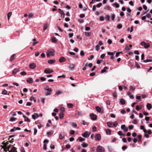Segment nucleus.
I'll return each instance as SVG.
<instances>
[{"mask_svg":"<svg viewBox=\"0 0 152 152\" xmlns=\"http://www.w3.org/2000/svg\"><path fill=\"white\" fill-rule=\"evenodd\" d=\"M96 151L97 152H104L105 149L103 147L99 145L97 147Z\"/></svg>","mask_w":152,"mask_h":152,"instance_id":"obj_1","label":"nucleus"},{"mask_svg":"<svg viewBox=\"0 0 152 152\" xmlns=\"http://www.w3.org/2000/svg\"><path fill=\"white\" fill-rule=\"evenodd\" d=\"M140 45L142 46H144L145 49L148 48L150 46V45L149 43H146L144 41H142L140 43Z\"/></svg>","mask_w":152,"mask_h":152,"instance_id":"obj_2","label":"nucleus"},{"mask_svg":"<svg viewBox=\"0 0 152 152\" xmlns=\"http://www.w3.org/2000/svg\"><path fill=\"white\" fill-rule=\"evenodd\" d=\"M95 140L97 141L100 140L101 138V136L100 134H96L94 137Z\"/></svg>","mask_w":152,"mask_h":152,"instance_id":"obj_3","label":"nucleus"},{"mask_svg":"<svg viewBox=\"0 0 152 152\" xmlns=\"http://www.w3.org/2000/svg\"><path fill=\"white\" fill-rule=\"evenodd\" d=\"M91 134V133L88 132H86L83 134H82V136L85 137H88Z\"/></svg>","mask_w":152,"mask_h":152,"instance_id":"obj_4","label":"nucleus"},{"mask_svg":"<svg viewBox=\"0 0 152 152\" xmlns=\"http://www.w3.org/2000/svg\"><path fill=\"white\" fill-rule=\"evenodd\" d=\"M58 12L61 15V18H64L65 17V14L64 12L61 9H58Z\"/></svg>","mask_w":152,"mask_h":152,"instance_id":"obj_5","label":"nucleus"},{"mask_svg":"<svg viewBox=\"0 0 152 152\" xmlns=\"http://www.w3.org/2000/svg\"><path fill=\"white\" fill-rule=\"evenodd\" d=\"M65 133L64 132L60 133L59 134V138L60 140L63 139L65 136Z\"/></svg>","mask_w":152,"mask_h":152,"instance_id":"obj_6","label":"nucleus"},{"mask_svg":"<svg viewBox=\"0 0 152 152\" xmlns=\"http://www.w3.org/2000/svg\"><path fill=\"white\" fill-rule=\"evenodd\" d=\"M47 52L52 56L54 55L55 50L53 49H50L48 50Z\"/></svg>","mask_w":152,"mask_h":152,"instance_id":"obj_7","label":"nucleus"},{"mask_svg":"<svg viewBox=\"0 0 152 152\" xmlns=\"http://www.w3.org/2000/svg\"><path fill=\"white\" fill-rule=\"evenodd\" d=\"M90 116L91 117V119L93 120H95L96 119V115L94 114L93 113H91L90 114Z\"/></svg>","mask_w":152,"mask_h":152,"instance_id":"obj_8","label":"nucleus"},{"mask_svg":"<svg viewBox=\"0 0 152 152\" xmlns=\"http://www.w3.org/2000/svg\"><path fill=\"white\" fill-rule=\"evenodd\" d=\"M29 66L30 69H34L36 68V64L35 63H32L29 65Z\"/></svg>","mask_w":152,"mask_h":152,"instance_id":"obj_9","label":"nucleus"},{"mask_svg":"<svg viewBox=\"0 0 152 152\" xmlns=\"http://www.w3.org/2000/svg\"><path fill=\"white\" fill-rule=\"evenodd\" d=\"M34 114L32 115V118L34 120L36 119L39 117V115L38 113H35Z\"/></svg>","mask_w":152,"mask_h":152,"instance_id":"obj_10","label":"nucleus"},{"mask_svg":"<svg viewBox=\"0 0 152 152\" xmlns=\"http://www.w3.org/2000/svg\"><path fill=\"white\" fill-rule=\"evenodd\" d=\"M27 82L30 84H31L33 83V80L32 78L29 77L26 79Z\"/></svg>","mask_w":152,"mask_h":152,"instance_id":"obj_11","label":"nucleus"},{"mask_svg":"<svg viewBox=\"0 0 152 152\" xmlns=\"http://www.w3.org/2000/svg\"><path fill=\"white\" fill-rule=\"evenodd\" d=\"M44 89L49 92H51L52 90L51 88H49L48 86H46L44 87Z\"/></svg>","mask_w":152,"mask_h":152,"instance_id":"obj_12","label":"nucleus"},{"mask_svg":"<svg viewBox=\"0 0 152 152\" xmlns=\"http://www.w3.org/2000/svg\"><path fill=\"white\" fill-rule=\"evenodd\" d=\"M121 128L122 129H124L125 132H127L128 130V128L126 127L125 125H121Z\"/></svg>","mask_w":152,"mask_h":152,"instance_id":"obj_13","label":"nucleus"},{"mask_svg":"<svg viewBox=\"0 0 152 152\" xmlns=\"http://www.w3.org/2000/svg\"><path fill=\"white\" fill-rule=\"evenodd\" d=\"M23 117L24 118V121L26 122H30L31 121L28 118V117H26L24 115H23Z\"/></svg>","mask_w":152,"mask_h":152,"instance_id":"obj_14","label":"nucleus"},{"mask_svg":"<svg viewBox=\"0 0 152 152\" xmlns=\"http://www.w3.org/2000/svg\"><path fill=\"white\" fill-rule=\"evenodd\" d=\"M75 66V65L74 64H70L69 66V68L71 70H73Z\"/></svg>","mask_w":152,"mask_h":152,"instance_id":"obj_15","label":"nucleus"},{"mask_svg":"<svg viewBox=\"0 0 152 152\" xmlns=\"http://www.w3.org/2000/svg\"><path fill=\"white\" fill-rule=\"evenodd\" d=\"M49 24L48 23H46L44 24L43 26V30L45 31L49 27Z\"/></svg>","mask_w":152,"mask_h":152,"instance_id":"obj_16","label":"nucleus"},{"mask_svg":"<svg viewBox=\"0 0 152 152\" xmlns=\"http://www.w3.org/2000/svg\"><path fill=\"white\" fill-rule=\"evenodd\" d=\"M19 71V69L18 68L14 69L12 72L13 75H14L16 74L17 72Z\"/></svg>","mask_w":152,"mask_h":152,"instance_id":"obj_17","label":"nucleus"},{"mask_svg":"<svg viewBox=\"0 0 152 152\" xmlns=\"http://www.w3.org/2000/svg\"><path fill=\"white\" fill-rule=\"evenodd\" d=\"M66 60L65 58L64 57H61L59 59V62L60 63L64 62Z\"/></svg>","mask_w":152,"mask_h":152,"instance_id":"obj_18","label":"nucleus"},{"mask_svg":"<svg viewBox=\"0 0 152 152\" xmlns=\"http://www.w3.org/2000/svg\"><path fill=\"white\" fill-rule=\"evenodd\" d=\"M146 107L148 110H150L152 108V106L151 104L148 103L147 104Z\"/></svg>","mask_w":152,"mask_h":152,"instance_id":"obj_19","label":"nucleus"},{"mask_svg":"<svg viewBox=\"0 0 152 152\" xmlns=\"http://www.w3.org/2000/svg\"><path fill=\"white\" fill-rule=\"evenodd\" d=\"M107 126L110 128L113 127V123L112 122H108L107 123Z\"/></svg>","mask_w":152,"mask_h":152,"instance_id":"obj_20","label":"nucleus"},{"mask_svg":"<svg viewBox=\"0 0 152 152\" xmlns=\"http://www.w3.org/2000/svg\"><path fill=\"white\" fill-rule=\"evenodd\" d=\"M51 40L53 42L56 43L57 42V39L55 37H53L51 38Z\"/></svg>","mask_w":152,"mask_h":152,"instance_id":"obj_21","label":"nucleus"},{"mask_svg":"<svg viewBox=\"0 0 152 152\" xmlns=\"http://www.w3.org/2000/svg\"><path fill=\"white\" fill-rule=\"evenodd\" d=\"M120 102L122 105L126 103L125 100L123 99H121L120 100Z\"/></svg>","mask_w":152,"mask_h":152,"instance_id":"obj_22","label":"nucleus"},{"mask_svg":"<svg viewBox=\"0 0 152 152\" xmlns=\"http://www.w3.org/2000/svg\"><path fill=\"white\" fill-rule=\"evenodd\" d=\"M112 5L113 6H115L116 8H118L119 7V4L117 3H113Z\"/></svg>","mask_w":152,"mask_h":152,"instance_id":"obj_23","label":"nucleus"},{"mask_svg":"<svg viewBox=\"0 0 152 152\" xmlns=\"http://www.w3.org/2000/svg\"><path fill=\"white\" fill-rule=\"evenodd\" d=\"M59 118L61 119H62L64 117V113L62 112L60 113L59 115Z\"/></svg>","mask_w":152,"mask_h":152,"instance_id":"obj_24","label":"nucleus"},{"mask_svg":"<svg viewBox=\"0 0 152 152\" xmlns=\"http://www.w3.org/2000/svg\"><path fill=\"white\" fill-rule=\"evenodd\" d=\"M44 72V73L46 74L50 73V69L49 68H47L45 69Z\"/></svg>","mask_w":152,"mask_h":152,"instance_id":"obj_25","label":"nucleus"},{"mask_svg":"<svg viewBox=\"0 0 152 152\" xmlns=\"http://www.w3.org/2000/svg\"><path fill=\"white\" fill-rule=\"evenodd\" d=\"M96 109L97 111L99 113H100L101 110V108L98 106H96Z\"/></svg>","mask_w":152,"mask_h":152,"instance_id":"obj_26","label":"nucleus"},{"mask_svg":"<svg viewBox=\"0 0 152 152\" xmlns=\"http://www.w3.org/2000/svg\"><path fill=\"white\" fill-rule=\"evenodd\" d=\"M107 134L110 135L111 133V130L110 129H106L105 130Z\"/></svg>","mask_w":152,"mask_h":152,"instance_id":"obj_27","label":"nucleus"},{"mask_svg":"<svg viewBox=\"0 0 152 152\" xmlns=\"http://www.w3.org/2000/svg\"><path fill=\"white\" fill-rule=\"evenodd\" d=\"M16 148L15 147L13 146L11 148V152H17L16 151Z\"/></svg>","mask_w":152,"mask_h":152,"instance_id":"obj_28","label":"nucleus"},{"mask_svg":"<svg viewBox=\"0 0 152 152\" xmlns=\"http://www.w3.org/2000/svg\"><path fill=\"white\" fill-rule=\"evenodd\" d=\"M67 107L69 108H72L74 105L71 103H68L67 104Z\"/></svg>","mask_w":152,"mask_h":152,"instance_id":"obj_29","label":"nucleus"},{"mask_svg":"<svg viewBox=\"0 0 152 152\" xmlns=\"http://www.w3.org/2000/svg\"><path fill=\"white\" fill-rule=\"evenodd\" d=\"M55 62V60H50L48 61V62L50 64H52Z\"/></svg>","mask_w":152,"mask_h":152,"instance_id":"obj_30","label":"nucleus"},{"mask_svg":"<svg viewBox=\"0 0 152 152\" xmlns=\"http://www.w3.org/2000/svg\"><path fill=\"white\" fill-rule=\"evenodd\" d=\"M81 145L83 147L86 148L88 146V145L85 142H83Z\"/></svg>","mask_w":152,"mask_h":152,"instance_id":"obj_31","label":"nucleus"},{"mask_svg":"<svg viewBox=\"0 0 152 152\" xmlns=\"http://www.w3.org/2000/svg\"><path fill=\"white\" fill-rule=\"evenodd\" d=\"M85 35L86 37H89L91 35V34L90 32H86L85 33Z\"/></svg>","mask_w":152,"mask_h":152,"instance_id":"obj_32","label":"nucleus"},{"mask_svg":"<svg viewBox=\"0 0 152 152\" xmlns=\"http://www.w3.org/2000/svg\"><path fill=\"white\" fill-rule=\"evenodd\" d=\"M141 135L140 134L138 135H137V137L138 139V142H141Z\"/></svg>","mask_w":152,"mask_h":152,"instance_id":"obj_33","label":"nucleus"},{"mask_svg":"<svg viewBox=\"0 0 152 152\" xmlns=\"http://www.w3.org/2000/svg\"><path fill=\"white\" fill-rule=\"evenodd\" d=\"M12 14V12H10L7 14V18L8 20L10 19V18Z\"/></svg>","mask_w":152,"mask_h":152,"instance_id":"obj_34","label":"nucleus"},{"mask_svg":"<svg viewBox=\"0 0 152 152\" xmlns=\"http://www.w3.org/2000/svg\"><path fill=\"white\" fill-rule=\"evenodd\" d=\"M63 93V92L62 91H59L57 92H56L55 93V95L58 96V95L62 94Z\"/></svg>","mask_w":152,"mask_h":152,"instance_id":"obj_35","label":"nucleus"},{"mask_svg":"<svg viewBox=\"0 0 152 152\" xmlns=\"http://www.w3.org/2000/svg\"><path fill=\"white\" fill-rule=\"evenodd\" d=\"M108 69L107 67L105 66L104 67V69L101 70L102 73H103L106 71V69Z\"/></svg>","mask_w":152,"mask_h":152,"instance_id":"obj_36","label":"nucleus"},{"mask_svg":"<svg viewBox=\"0 0 152 152\" xmlns=\"http://www.w3.org/2000/svg\"><path fill=\"white\" fill-rule=\"evenodd\" d=\"M15 56V54H13L11 56L10 58V61H12L14 59V57Z\"/></svg>","mask_w":152,"mask_h":152,"instance_id":"obj_37","label":"nucleus"},{"mask_svg":"<svg viewBox=\"0 0 152 152\" xmlns=\"http://www.w3.org/2000/svg\"><path fill=\"white\" fill-rule=\"evenodd\" d=\"M110 7L109 5H106V7L104 8V9H107L108 10H110Z\"/></svg>","mask_w":152,"mask_h":152,"instance_id":"obj_38","label":"nucleus"},{"mask_svg":"<svg viewBox=\"0 0 152 152\" xmlns=\"http://www.w3.org/2000/svg\"><path fill=\"white\" fill-rule=\"evenodd\" d=\"M7 91L6 90L3 89L2 90V94L4 95H6L7 94Z\"/></svg>","mask_w":152,"mask_h":152,"instance_id":"obj_39","label":"nucleus"},{"mask_svg":"<svg viewBox=\"0 0 152 152\" xmlns=\"http://www.w3.org/2000/svg\"><path fill=\"white\" fill-rule=\"evenodd\" d=\"M110 16L109 15H107L105 16V19L106 21H108L110 20Z\"/></svg>","mask_w":152,"mask_h":152,"instance_id":"obj_40","label":"nucleus"},{"mask_svg":"<svg viewBox=\"0 0 152 152\" xmlns=\"http://www.w3.org/2000/svg\"><path fill=\"white\" fill-rule=\"evenodd\" d=\"M79 140V142H81L82 141H84L85 140V139L81 137H79L77 140Z\"/></svg>","mask_w":152,"mask_h":152,"instance_id":"obj_41","label":"nucleus"},{"mask_svg":"<svg viewBox=\"0 0 152 152\" xmlns=\"http://www.w3.org/2000/svg\"><path fill=\"white\" fill-rule=\"evenodd\" d=\"M118 125V123L117 121H115L113 124V127H116Z\"/></svg>","mask_w":152,"mask_h":152,"instance_id":"obj_42","label":"nucleus"},{"mask_svg":"<svg viewBox=\"0 0 152 152\" xmlns=\"http://www.w3.org/2000/svg\"><path fill=\"white\" fill-rule=\"evenodd\" d=\"M9 144L8 142H3L2 144L4 145V147H6L7 145Z\"/></svg>","mask_w":152,"mask_h":152,"instance_id":"obj_43","label":"nucleus"},{"mask_svg":"<svg viewBox=\"0 0 152 152\" xmlns=\"http://www.w3.org/2000/svg\"><path fill=\"white\" fill-rule=\"evenodd\" d=\"M16 119L15 118L13 117H12L10 118V121H15Z\"/></svg>","mask_w":152,"mask_h":152,"instance_id":"obj_44","label":"nucleus"},{"mask_svg":"<svg viewBox=\"0 0 152 152\" xmlns=\"http://www.w3.org/2000/svg\"><path fill=\"white\" fill-rule=\"evenodd\" d=\"M141 108H142V107H140V106L138 105H137L136 106V110L137 111H138L140 110H141Z\"/></svg>","mask_w":152,"mask_h":152,"instance_id":"obj_45","label":"nucleus"},{"mask_svg":"<svg viewBox=\"0 0 152 152\" xmlns=\"http://www.w3.org/2000/svg\"><path fill=\"white\" fill-rule=\"evenodd\" d=\"M111 18L112 20H113L115 18V15L114 14H111Z\"/></svg>","mask_w":152,"mask_h":152,"instance_id":"obj_46","label":"nucleus"},{"mask_svg":"<svg viewBox=\"0 0 152 152\" xmlns=\"http://www.w3.org/2000/svg\"><path fill=\"white\" fill-rule=\"evenodd\" d=\"M151 61H152V60H151V59H149L144 60L143 61V62L145 63H146V62H151Z\"/></svg>","mask_w":152,"mask_h":152,"instance_id":"obj_47","label":"nucleus"},{"mask_svg":"<svg viewBox=\"0 0 152 152\" xmlns=\"http://www.w3.org/2000/svg\"><path fill=\"white\" fill-rule=\"evenodd\" d=\"M122 53V52H117L116 53V54H115V57H118L119 56V55L120 53Z\"/></svg>","mask_w":152,"mask_h":152,"instance_id":"obj_48","label":"nucleus"},{"mask_svg":"<svg viewBox=\"0 0 152 152\" xmlns=\"http://www.w3.org/2000/svg\"><path fill=\"white\" fill-rule=\"evenodd\" d=\"M80 55L81 56H84L85 55L84 51L83 50H81L80 52Z\"/></svg>","mask_w":152,"mask_h":152,"instance_id":"obj_49","label":"nucleus"},{"mask_svg":"<svg viewBox=\"0 0 152 152\" xmlns=\"http://www.w3.org/2000/svg\"><path fill=\"white\" fill-rule=\"evenodd\" d=\"M92 131L94 132L96 131V127L95 126H94L92 128Z\"/></svg>","mask_w":152,"mask_h":152,"instance_id":"obj_50","label":"nucleus"},{"mask_svg":"<svg viewBox=\"0 0 152 152\" xmlns=\"http://www.w3.org/2000/svg\"><path fill=\"white\" fill-rule=\"evenodd\" d=\"M51 94V92H46L45 94V96H48V95H50Z\"/></svg>","mask_w":152,"mask_h":152,"instance_id":"obj_51","label":"nucleus"},{"mask_svg":"<svg viewBox=\"0 0 152 152\" xmlns=\"http://www.w3.org/2000/svg\"><path fill=\"white\" fill-rule=\"evenodd\" d=\"M122 27V25L121 24H118L117 26V28L118 29H121Z\"/></svg>","mask_w":152,"mask_h":152,"instance_id":"obj_52","label":"nucleus"},{"mask_svg":"<svg viewBox=\"0 0 152 152\" xmlns=\"http://www.w3.org/2000/svg\"><path fill=\"white\" fill-rule=\"evenodd\" d=\"M107 149H108V151L110 152H111L113 150V149H112V148L111 147H110V146H108V147Z\"/></svg>","mask_w":152,"mask_h":152,"instance_id":"obj_53","label":"nucleus"},{"mask_svg":"<svg viewBox=\"0 0 152 152\" xmlns=\"http://www.w3.org/2000/svg\"><path fill=\"white\" fill-rule=\"evenodd\" d=\"M1 146L2 148H3L4 151L6 152L7 151V150H6V149H7L6 147H4L3 145H1Z\"/></svg>","mask_w":152,"mask_h":152,"instance_id":"obj_54","label":"nucleus"},{"mask_svg":"<svg viewBox=\"0 0 152 152\" xmlns=\"http://www.w3.org/2000/svg\"><path fill=\"white\" fill-rule=\"evenodd\" d=\"M33 14L32 13H30L28 14V18H31L33 16Z\"/></svg>","mask_w":152,"mask_h":152,"instance_id":"obj_55","label":"nucleus"},{"mask_svg":"<svg viewBox=\"0 0 152 152\" xmlns=\"http://www.w3.org/2000/svg\"><path fill=\"white\" fill-rule=\"evenodd\" d=\"M81 123L82 124L84 125L87 124V123L84 120L82 121Z\"/></svg>","mask_w":152,"mask_h":152,"instance_id":"obj_56","label":"nucleus"},{"mask_svg":"<svg viewBox=\"0 0 152 152\" xmlns=\"http://www.w3.org/2000/svg\"><path fill=\"white\" fill-rule=\"evenodd\" d=\"M72 126L74 127H75L77 126V124L76 123L73 122L72 123Z\"/></svg>","mask_w":152,"mask_h":152,"instance_id":"obj_57","label":"nucleus"},{"mask_svg":"<svg viewBox=\"0 0 152 152\" xmlns=\"http://www.w3.org/2000/svg\"><path fill=\"white\" fill-rule=\"evenodd\" d=\"M131 48H130L128 46H126L125 49L127 51L129 50H131Z\"/></svg>","mask_w":152,"mask_h":152,"instance_id":"obj_58","label":"nucleus"},{"mask_svg":"<svg viewBox=\"0 0 152 152\" xmlns=\"http://www.w3.org/2000/svg\"><path fill=\"white\" fill-rule=\"evenodd\" d=\"M20 74L21 75H26V73L24 72H22L20 73Z\"/></svg>","mask_w":152,"mask_h":152,"instance_id":"obj_59","label":"nucleus"},{"mask_svg":"<svg viewBox=\"0 0 152 152\" xmlns=\"http://www.w3.org/2000/svg\"><path fill=\"white\" fill-rule=\"evenodd\" d=\"M127 148V147L126 146L124 145L122 147V149L123 151H125Z\"/></svg>","mask_w":152,"mask_h":152,"instance_id":"obj_60","label":"nucleus"},{"mask_svg":"<svg viewBox=\"0 0 152 152\" xmlns=\"http://www.w3.org/2000/svg\"><path fill=\"white\" fill-rule=\"evenodd\" d=\"M34 135H35L37 133V129L36 128L34 129Z\"/></svg>","mask_w":152,"mask_h":152,"instance_id":"obj_61","label":"nucleus"},{"mask_svg":"<svg viewBox=\"0 0 152 152\" xmlns=\"http://www.w3.org/2000/svg\"><path fill=\"white\" fill-rule=\"evenodd\" d=\"M100 20L101 21H103L104 20V18L103 16H102L100 17Z\"/></svg>","mask_w":152,"mask_h":152,"instance_id":"obj_62","label":"nucleus"},{"mask_svg":"<svg viewBox=\"0 0 152 152\" xmlns=\"http://www.w3.org/2000/svg\"><path fill=\"white\" fill-rule=\"evenodd\" d=\"M77 113H78V115L79 116H82L83 115L82 113L81 112L78 111V112Z\"/></svg>","mask_w":152,"mask_h":152,"instance_id":"obj_63","label":"nucleus"},{"mask_svg":"<svg viewBox=\"0 0 152 152\" xmlns=\"http://www.w3.org/2000/svg\"><path fill=\"white\" fill-rule=\"evenodd\" d=\"M20 151L21 152H25L24 149L23 147H22L20 149Z\"/></svg>","mask_w":152,"mask_h":152,"instance_id":"obj_64","label":"nucleus"}]
</instances>
